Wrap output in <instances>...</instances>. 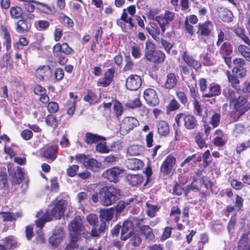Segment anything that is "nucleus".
Here are the masks:
<instances>
[{"mask_svg": "<svg viewBox=\"0 0 250 250\" xmlns=\"http://www.w3.org/2000/svg\"><path fill=\"white\" fill-rule=\"evenodd\" d=\"M21 216V213L19 212L16 213L9 212H0V217H1L4 222L14 221Z\"/></svg>", "mask_w": 250, "mask_h": 250, "instance_id": "25", "label": "nucleus"}, {"mask_svg": "<svg viewBox=\"0 0 250 250\" xmlns=\"http://www.w3.org/2000/svg\"><path fill=\"white\" fill-rule=\"evenodd\" d=\"M184 125L188 130L194 129L198 126V121L193 115L185 113Z\"/></svg>", "mask_w": 250, "mask_h": 250, "instance_id": "14", "label": "nucleus"}, {"mask_svg": "<svg viewBox=\"0 0 250 250\" xmlns=\"http://www.w3.org/2000/svg\"><path fill=\"white\" fill-rule=\"evenodd\" d=\"M138 125L139 122L136 118L127 117L123 120L122 126L126 131H130Z\"/></svg>", "mask_w": 250, "mask_h": 250, "instance_id": "19", "label": "nucleus"}, {"mask_svg": "<svg viewBox=\"0 0 250 250\" xmlns=\"http://www.w3.org/2000/svg\"><path fill=\"white\" fill-rule=\"evenodd\" d=\"M35 75L36 77L41 81L49 80L52 76V71L50 66H40L36 70Z\"/></svg>", "mask_w": 250, "mask_h": 250, "instance_id": "12", "label": "nucleus"}, {"mask_svg": "<svg viewBox=\"0 0 250 250\" xmlns=\"http://www.w3.org/2000/svg\"><path fill=\"white\" fill-rule=\"evenodd\" d=\"M232 52V47L230 43L225 42L222 44L220 49V53L223 56H229Z\"/></svg>", "mask_w": 250, "mask_h": 250, "instance_id": "39", "label": "nucleus"}, {"mask_svg": "<svg viewBox=\"0 0 250 250\" xmlns=\"http://www.w3.org/2000/svg\"><path fill=\"white\" fill-rule=\"evenodd\" d=\"M68 228L71 236V242L66 246V250H73L77 247L76 243L83 228L81 217L77 216L75 217L70 223Z\"/></svg>", "mask_w": 250, "mask_h": 250, "instance_id": "4", "label": "nucleus"}, {"mask_svg": "<svg viewBox=\"0 0 250 250\" xmlns=\"http://www.w3.org/2000/svg\"><path fill=\"white\" fill-rule=\"evenodd\" d=\"M54 56L57 59L58 62L61 65H63L67 62V58L60 52L57 53V51L53 49Z\"/></svg>", "mask_w": 250, "mask_h": 250, "instance_id": "47", "label": "nucleus"}, {"mask_svg": "<svg viewBox=\"0 0 250 250\" xmlns=\"http://www.w3.org/2000/svg\"><path fill=\"white\" fill-rule=\"evenodd\" d=\"M129 222L131 223V226H132L133 229H139L140 230L141 227L144 225V219H139L136 217L132 218L130 219Z\"/></svg>", "mask_w": 250, "mask_h": 250, "instance_id": "48", "label": "nucleus"}, {"mask_svg": "<svg viewBox=\"0 0 250 250\" xmlns=\"http://www.w3.org/2000/svg\"><path fill=\"white\" fill-rule=\"evenodd\" d=\"M220 122V115L219 113H214L211 117L209 124L212 125V128H215L217 127Z\"/></svg>", "mask_w": 250, "mask_h": 250, "instance_id": "56", "label": "nucleus"}, {"mask_svg": "<svg viewBox=\"0 0 250 250\" xmlns=\"http://www.w3.org/2000/svg\"><path fill=\"white\" fill-rule=\"evenodd\" d=\"M53 49L57 51V53L60 52L67 55L71 54L74 52V50L69 46L67 43L65 42L62 44L60 43L56 44Z\"/></svg>", "mask_w": 250, "mask_h": 250, "instance_id": "21", "label": "nucleus"}, {"mask_svg": "<svg viewBox=\"0 0 250 250\" xmlns=\"http://www.w3.org/2000/svg\"><path fill=\"white\" fill-rule=\"evenodd\" d=\"M140 232L147 241L152 240L154 238L152 229L147 225H143L140 230Z\"/></svg>", "mask_w": 250, "mask_h": 250, "instance_id": "26", "label": "nucleus"}, {"mask_svg": "<svg viewBox=\"0 0 250 250\" xmlns=\"http://www.w3.org/2000/svg\"><path fill=\"white\" fill-rule=\"evenodd\" d=\"M219 17L224 22H229L232 21L233 14L231 11L227 8H221L220 9Z\"/></svg>", "mask_w": 250, "mask_h": 250, "instance_id": "28", "label": "nucleus"}, {"mask_svg": "<svg viewBox=\"0 0 250 250\" xmlns=\"http://www.w3.org/2000/svg\"><path fill=\"white\" fill-rule=\"evenodd\" d=\"M3 243L7 248L11 249L15 248L17 244L16 240L12 236L5 237L3 240Z\"/></svg>", "mask_w": 250, "mask_h": 250, "instance_id": "44", "label": "nucleus"}, {"mask_svg": "<svg viewBox=\"0 0 250 250\" xmlns=\"http://www.w3.org/2000/svg\"><path fill=\"white\" fill-rule=\"evenodd\" d=\"M158 133L162 136H166L169 132V128L168 124L164 121L158 122L157 124Z\"/></svg>", "mask_w": 250, "mask_h": 250, "instance_id": "32", "label": "nucleus"}, {"mask_svg": "<svg viewBox=\"0 0 250 250\" xmlns=\"http://www.w3.org/2000/svg\"><path fill=\"white\" fill-rule=\"evenodd\" d=\"M34 25L35 28L39 31H45L48 29L50 22L46 20H39L34 22Z\"/></svg>", "mask_w": 250, "mask_h": 250, "instance_id": "37", "label": "nucleus"}, {"mask_svg": "<svg viewBox=\"0 0 250 250\" xmlns=\"http://www.w3.org/2000/svg\"><path fill=\"white\" fill-rule=\"evenodd\" d=\"M181 209L177 206H173L170 210V215L175 216L174 220L175 222L178 223L180 220L179 215L181 214Z\"/></svg>", "mask_w": 250, "mask_h": 250, "instance_id": "58", "label": "nucleus"}, {"mask_svg": "<svg viewBox=\"0 0 250 250\" xmlns=\"http://www.w3.org/2000/svg\"><path fill=\"white\" fill-rule=\"evenodd\" d=\"M195 141L200 148H202L204 147H207L206 144V141L203 137L202 133L198 132L197 134L195 137Z\"/></svg>", "mask_w": 250, "mask_h": 250, "instance_id": "57", "label": "nucleus"}, {"mask_svg": "<svg viewBox=\"0 0 250 250\" xmlns=\"http://www.w3.org/2000/svg\"><path fill=\"white\" fill-rule=\"evenodd\" d=\"M53 77L56 81L62 80L64 77L63 70L61 68H57L53 73Z\"/></svg>", "mask_w": 250, "mask_h": 250, "instance_id": "62", "label": "nucleus"}, {"mask_svg": "<svg viewBox=\"0 0 250 250\" xmlns=\"http://www.w3.org/2000/svg\"><path fill=\"white\" fill-rule=\"evenodd\" d=\"M208 92L203 95V97L211 98L219 95L221 93V86L215 83H211L208 86Z\"/></svg>", "mask_w": 250, "mask_h": 250, "instance_id": "16", "label": "nucleus"}, {"mask_svg": "<svg viewBox=\"0 0 250 250\" xmlns=\"http://www.w3.org/2000/svg\"><path fill=\"white\" fill-rule=\"evenodd\" d=\"M133 228L131 226V223L128 220L125 221L121 229V239L125 240L132 233Z\"/></svg>", "mask_w": 250, "mask_h": 250, "instance_id": "20", "label": "nucleus"}, {"mask_svg": "<svg viewBox=\"0 0 250 250\" xmlns=\"http://www.w3.org/2000/svg\"><path fill=\"white\" fill-rule=\"evenodd\" d=\"M101 164L94 159H89L84 163V166L87 169H91L94 171H98Z\"/></svg>", "mask_w": 250, "mask_h": 250, "instance_id": "36", "label": "nucleus"}, {"mask_svg": "<svg viewBox=\"0 0 250 250\" xmlns=\"http://www.w3.org/2000/svg\"><path fill=\"white\" fill-rule=\"evenodd\" d=\"M140 151L138 146L133 145L127 149V153L131 156H136L140 154Z\"/></svg>", "mask_w": 250, "mask_h": 250, "instance_id": "63", "label": "nucleus"}, {"mask_svg": "<svg viewBox=\"0 0 250 250\" xmlns=\"http://www.w3.org/2000/svg\"><path fill=\"white\" fill-rule=\"evenodd\" d=\"M114 72V69H108L105 72L104 77L98 80L97 82V85L102 86L104 87H106L109 85L113 80Z\"/></svg>", "mask_w": 250, "mask_h": 250, "instance_id": "13", "label": "nucleus"}, {"mask_svg": "<svg viewBox=\"0 0 250 250\" xmlns=\"http://www.w3.org/2000/svg\"><path fill=\"white\" fill-rule=\"evenodd\" d=\"M142 84L141 77L136 75H131L126 80L125 86L126 88L131 90H137Z\"/></svg>", "mask_w": 250, "mask_h": 250, "instance_id": "10", "label": "nucleus"}, {"mask_svg": "<svg viewBox=\"0 0 250 250\" xmlns=\"http://www.w3.org/2000/svg\"><path fill=\"white\" fill-rule=\"evenodd\" d=\"M177 83V79L173 73H168L167 76V80L164 84L167 89H172L174 87Z\"/></svg>", "mask_w": 250, "mask_h": 250, "instance_id": "29", "label": "nucleus"}, {"mask_svg": "<svg viewBox=\"0 0 250 250\" xmlns=\"http://www.w3.org/2000/svg\"><path fill=\"white\" fill-rule=\"evenodd\" d=\"M60 19L61 20V21L65 26L68 27L73 26L74 23L72 20L63 13L61 14Z\"/></svg>", "mask_w": 250, "mask_h": 250, "instance_id": "55", "label": "nucleus"}, {"mask_svg": "<svg viewBox=\"0 0 250 250\" xmlns=\"http://www.w3.org/2000/svg\"><path fill=\"white\" fill-rule=\"evenodd\" d=\"M146 51L145 53L146 59L154 63H161L166 58L165 54L160 50H155L153 44L149 42L146 43Z\"/></svg>", "mask_w": 250, "mask_h": 250, "instance_id": "5", "label": "nucleus"}, {"mask_svg": "<svg viewBox=\"0 0 250 250\" xmlns=\"http://www.w3.org/2000/svg\"><path fill=\"white\" fill-rule=\"evenodd\" d=\"M86 220L88 223L92 226V228L97 229L99 222L98 216L95 214H90L86 217Z\"/></svg>", "mask_w": 250, "mask_h": 250, "instance_id": "51", "label": "nucleus"}, {"mask_svg": "<svg viewBox=\"0 0 250 250\" xmlns=\"http://www.w3.org/2000/svg\"><path fill=\"white\" fill-rule=\"evenodd\" d=\"M175 18L174 12L166 10L164 14L156 16L154 20L159 24L154 22L150 23V26L146 27V30L152 38L157 42L160 41L159 35H163L166 30L169 27L170 22L172 21Z\"/></svg>", "mask_w": 250, "mask_h": 250, "instance_id": "1", "label": "nucleus"}, {"mask_svg": "<svg viewBox=\"0 0 250 250\" xmlns=\"http://www.w3.org/2000/svg\"><path fill=\"white\" fill-rule=\"evenodd\" d=\"M224 94L227 99L229 101V105L240 96L238 92L230 89H228L227 91H224Z\"/></svg>", "mask_w": 250, "mask_h": 250, "instance_id": "40", "label": "nucleus"}, {"mask_svg": "<svg viewBox=\"0 0 250 250\" xmlns=\"http://www.w3.org/2000/svg\"><path fill=\"white\" fill-rule=\"evenodd\" d=\"M103 139V137L96 134L87 132L85 134V142L88 145L95 144Z\"/></svg>", "mask_w": 250, "mask_h": 250, "instance_id": "30", "label": "nucleus"}, {"mask_svg": "<svg viewBox=\"0 0 250 250\" xmlns=\"http://www.w3.org/2000/svg\"><path fill=\"white\" fill-rule=\"evenodd\" d=\"M129 204V202L123 201H120L116 207L114 208L115 214L116 217L120 215V213L124 210L125 208Z\"/></svg>", "mask_w": 250, "mask_h": 250, "instance_id": "49", "label": "nucleus"}, {"mask_svg": "<svg viewBox=\"0 0 250 250\" xmlns=\"http://www.w3.org/2000/svg\"><path fill=\"white\" fill-rule=\"evenodd\" d=\"M249 234H244L239 240L237 250H250Z\"/></svg>", "mask_w": 250, "mask_h": 250, "instance_id": "23", "label": "nucleus"}, {"mask_svg": "<svg viewBox=\"0 0 250 250\" xmlns=\"http://www.w3.org/2000/svg\"><path fill=\"white\" fill-rule=\"evenodd\" d=\"M215 133L218 135L214 139V144L215 146H222L225 144V141L224 138V134L221 130H217Z\"/></svg>", "mask_w": 250, "mask_h": 250, "instance_id": "42", "label": "nucleus"}, {"mask_svg": "<svg viewBox=\"0 0 250 250\" xmlns=\"http://www.w3.org/2000/svg\"><path fill=\"white\" fill-rule=\"evenodd\" d=\"M227 73L229 82L231 83L232 87L237 88V84L239 83L238 77L235 76V75L233 74L230 75L229 71H228Z\"/></svg>", "mask_w": 250, "mask_h": 250, "instance_id": "61", "label": "nucleus"}, {"mask_svg": "<svg viewBox=\"0 0 250 250\" xmlns=\"http://www.w3.org/2000/svg\"><path fill=\"white\" fill-rule=\"evenodd\" d=\"M84 100L90 104H94L99 102V97L92 91H88L87 94L84 97Z\"/></svg>", "mask_w": 250, "mask_h": 250, "instance_id": "43", "label": "nucleus"}, {"mask_svg": "<svg viewBox=\"0 0 250 250\" xmlns=\"http://www.w3.org/2000/svg\"><path fill=\"white\" fill-rule=\"evenodd\" d=\"M141 102L139 98H136L133 100L129 101L126 104V107L130 108H135L140 106Z\"/></svg>", "mask_w": 250, "mask_h": 250, "instance_id": "60", "label": "nucleus"}, {"mask_svg": "<svg viewBox=\"0 0 250 250\" xmlns=\"http://www.w3.org/2000/svg\"><path fill=\"white\" fill-rule=\"evenodd\" d=\"M144 97L147 104L151 106H156L159 103L157 93L152 88H147L144 92Z\"/></svg>", "mask_w": 250, "mask_h": 250, "instance_id": "11", "label": "nucleus"}, {"mask_svg": "<svg viewBox=\"0 0 250 250\" xmlns=\"http://www.w3.org/2000/svg\"><path fill=\"white\" fill-rule=\"evenodd\" d=\"M128 238H130V243L134 246H139L141 243V239L138 235L131 233Z\"/></svg>", "mask_w": 250, "mask_h": 250, "instance_id": "59", "label": "nucleus"}, {"mask_svg": "<svg viewBox=\"0 0 250 250\" xmlns=\"http://www.w3.org/2000/svg\"><path fill=\"white\" fill-rule=\"evenodd\" d=\"M114 214V208H111L109 209H102L100 211L101 219L105 221L111 220Z\"/></svg>", "mask_w": 250, "mask_h": 250, "instance_id": "24", "label": "nucleus"}, {"mask_svg": "<svg viewBox=\"0 0 250 250\" xmlns=\"http://www.w3.org/2000/svg\"><path fill=\"white\" fill-rule=\"evenodd\" d=\"M234 32L238 37L241 39L244 42L250 47V40L245 34V31L243 28L238 27L234 30Z\"/></svg>", "mask_w": 250, "mask_h": 250, "instance_id": "35", "label": "nucleus"}, {"mask_svg": "<svg viewBox=\"0 0 250 250\" xmlns=\"http://www.w3.org/2000/svg\"><path fill=\"white\" fill-rule=\"evenodd\" d=\"M176 162V159L172 155H169L166 157L160 167L161 172L163 175H168L172 172Z\"/></svg>", "mask_w": 250, "mask_h": 250, "instance_id": "8", "label": "nucleus"}, {"mask_svg": "<svg viewBox=\"0 0 250 250\" xmlns=\"http://www.w3.org/2000/svg\"><path fill=\"white\" fill-rule=\"evenodd\" d=\"M57 150L58 147L55 146L45 147L43 150V156L53 161L57 157Z\"/></svg>", "mask_w": 250, "mask_h": 250, "instance_id": "17", "label": "nucleus"}, {"mask_svg": "<svg viewBox=\"0 0 250 250\" xmlns=\"http://www.w3.org/2000/svg\"><path fill=\"white\" fill-rule=\"evenodd\" d=\"M127 180L133 186L141 184L143 181V177L140 174H128Z\"/></svg>", "mask_w": 250, "mask_h": 250, "instance_id": "33", "label": "nucleus"}, {"mask_svg": "<svg viewBox=\"0 0 250 250\" xmlns=\"http://www.w3.org/2000/svg\"><path fill=\"white\" fill-rule=\"evenodd\" d=\"M200 172H196V177L195 176L193 177V180L191 184L189 185H188L186 187V190L187 192H189L190 190L192 191H197L199 190L198 187L196 184L197 183V178L196 177L200 176Z\"/></svg>", "mask_w": 250, "mask_h": 250, "instance_id": "52", "label": "nucleus"}, {"mask_svg": "<svg viewBox=\"0 0 250 250\" xmlns=\"http://www.w3.org/2000/svg\"><path fill=\"white\" fill-rule=\"evenodd\" d=\"M15 29L17 32L22 34L27 32L29 28L25 20H20L15 22Z\"/></svg>", "mask_w": 250, "mask_h": 250, "instance_id": "34", "label": "nucleus"}, {"mask_svg": "<svg viewBox=\"0 0 250 250\" xmlns=\"http://www.w3.org/2000/svg\"><path fill=\"white\" fill-rule=\"evenodd\" d=\"M54 207L51 211L47 210L42 216V212H38L37 216L39 219L36 221V225L39 228V231L44 226L45 222L52 220L53 218L59 219L63 215L64 212L65 200L61 199L57 201V199L52 201Z\"/></svg>", "mask_w": 250, "mask_h": 250, "instance_id": "2", "label": "nucleus"}, {"mask_svg": "<svg viewBox=\"0 0 250 250\" xmlns=\"http://www.w3.org/2000/svg\"><path fill=\"white\" fill-rule=\"evenodd\" d=\"M120 19L121 21H124L125 23H128L130 28L133 27L134 23L132 22V18L131 17H128L127 13L126 12V9L123 10V13Z\"/></svg>", "mask_w": 250, "mask_h": 250, "instance_id": "53", "label": "nucleus"}, {"mask_svg": "<svg viewBox=\"0 0 250 250\" xmlns=\"http://www.w3.org/2000/svg\"><path fill=\"white\" fill-rule=\"evenodd\" d=\"M63 237L62 229H56L53 235L49 238V242L53 247H56L61 242Z\"/></svg>", "mask_w": 250, "mask_h": 250, "instance_id": "15", "label": "nucleus"}, {"mask_svg": "<svg viewBox=\"0 0 250 250\" xmlns=\"http://www.w3.org/2000/svg\"><path fill=\"white\" fill-rule=\"evenodd\" d=\"M249 148H250V140L238 144L236 147V152L237 154H240L242 151Z\"/></svg>", "mask_w": 250, "mask_h": 250, "instance_id": "46", "label": "nucleus"}, {"mask_svg": "<svg viewBox=\"0 0 250 250\" xmlns=\"http://www.w3.org/2000/svg\"><path fill=\"white\" fill-rule=\"evenodd\" d=\"M59 104L56 102H50L47 105V110L50 113H54L57 112L59 110Z\"/></svg>", "mask_w": 250, "mask_h": 250, "instance_id": "64", "label": "nucleus"}, {"mask_svg": "<svg viewBox=\"0 0 250 250\" xmlns=\"http://www.w3.org/2000/svg\"><path fill=\"white\" fill-rule=\"evenodd\" d=\"M180 104L175 99H172L167 106V110L168 112L174 111L179 109Z\"/></svg>", "mask_w": 250, "mask_h": 250, "instance_id": "50", "label": "nucleus"}, {"mask_svg": "<svg viewBox=\"0 0 250 250\" xmlns=\"http://www.w3.org/2000/svg\"><path fill=\"white\" fill-rule=\"evenodd\" d=\"M213 29V25L211 21H207L204 22H199L197 25L196 34L198 37L202 39L209 38Z\"/></svg>", "mask_w": 250, "mask_h": 250, "instance_id": "6", "label": "nucleus"}, {"mask_svg": "<svg viewBox=\"0 0 250 250\" xmlns=\"http://www.w3.org/2000/svg\"><path fill=\"white\" fill-rule=\"evenodd\" d=\"M10 14L12 19H18L21 18L23 10L18 6H12L10 9Z\"/></svg>", "mask_w": 250, "mask_h": 250, "instance_id": "38", "label": "nucleus"}, {"mask_svg": "<svg viewBox=\"0 0 250 250\" xmlns=\"http://www.w3.org/2000/svg\"><path fill=\"white\" fill-rule=\"evenodd\" d=\"M100 202L104 206H110L118 199L120 190L113 187H104L100 189Z\"/></svg>", "mask_w": 250, "mask_h": 250, "instance_id": "3", "label": "nucleus"}, {"mask_svg": "<svg viewBox=\"0 0 250 250\" xmlns=\"http://www.w3.org/2000/svg\"><path fill=\"white\" fill-rule=\"evenodd\" d=\"M127 167L131 170H138L143 166V162L138 159L132 158L128 159L126 162Z\"/></svg>", "mask_w": 250, "mask_h": 250, "instance_id": "22", "label": "nucleus"}, {"mask_svg": "<svg viewBox=\"0 0 250 250\" xmlns=\"http://www.w3.org/2000/svg\"><path fill=\"white\" fill-rule=\"evenodd\" d=\"M182 57L184 62L189 66L192 67L195 70H198L201 67V63L193 59V58L190 56L186 51H184Z\"/></svg>", "mask_w": 250, "mask_h": 250, "instance_id": "18", "label": "nucleus"}, {"mask_svg": "<svg viewBox=\"0 0 250 250\" xmlns=\"http://www.w3.org/2000/svg\"><path fill=\"white\" fill-rule=\"evenodd\" d=\"M123 172V170L122 169L115 167L105 171L102 176L109 182L117 183L120 174Z\"/></svg>", "mask_w": 250, "mask_h": 250, "instance_id": "9", "label": "nucleus"}, {"mask_svg": "<svg viewBox=\"0 0 250 250\" xmlns=\"http://www.w3.org/2000/svg\"><path fill=\"white\" fill-rule=\"evenodd\" d=\"M176 96L182 104L186 106L188 105V100L187 94L183 91H177Z\"/></svg>", "mask_w": 250, "mask_h": 250, "instance_id": "45", "label": "nucleus"}, {"mask_svg": "<svg viewBox=\"0 0 250 250\" xmlns=\"http://www.w3.org/2000/svg\"><path fill=\"white\" fill-rule=\"evenodd\" d=\"M15 178L16 179L15 183L19 184L21 183L24 177V173L22 168L19 167H16V171L14 173Z\"/></svg>", "mask_w": 250, "mask_h": 250, "instance_id": "54", "label": "nucleus"}, {"mask_svg": "<svg viewBox=\"0 0 250 250\" xmlns=\"http://www.w3.org/2000/svg\"><path fill=\"white\" fill-rule=\"evenodd\" d=\"M146 206L147 208L146 211V214L150 217H154L156 212L159 210L160 208V207L158 205H153L147 202L146 203Z\"/></svg>", "mask_w": 250, "mask_h": 250, "instance_id": "41", "label": "nucleus"}, {"mask_svg": "<svg viewBox=\"0 0 250 250\" xmlns=\"http://www.w3.org/2000/svg\"><path fill=\"white\" fill-rule=\"evenodd\" d=\"M230 106L233 107L240 115H243L250 108V105L247 100L242 96H240L235 101L230 104Z\"/></svg>", "mask_w": 250, "mask_h": 250, "instance_id": "7", "label": "nucleus"}, {"mask_svg": "<svg viewBox=\"0 0 250 250\" xmlns=\"http://www.w3.org/2000/svg\"><path fill=\"white\" fill-rule=\"evenodd\" d=\"M10 59L11 57L9 54L6 53L3 55L0 61V67L1 68L11 69L13 68V65Z\"/></svg>", "mask_w": 250, "mask_h": 250, "instance_id": "31", "label": "nucleus"}, {"mask_svg": "<svg viewBox=\"0 0 250 250\" xmlns=\"http://www.w3.org/2000/svg\"><path fill=\"white\" fill-rule=\"evenodd\" d=\"M0 28L3 33V44L6 46L7 51H9L11 47V38L10 34L6 26L1 25Z\"/></svg>", "mask_w": 250, "mask_h": 250, "instance_id": "27", "label": "nucleus"}]
</instances>
